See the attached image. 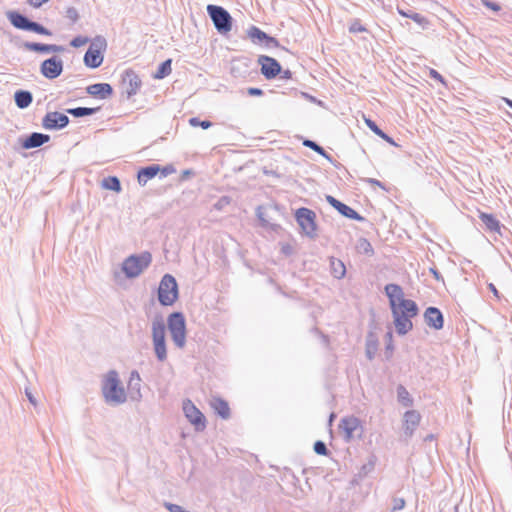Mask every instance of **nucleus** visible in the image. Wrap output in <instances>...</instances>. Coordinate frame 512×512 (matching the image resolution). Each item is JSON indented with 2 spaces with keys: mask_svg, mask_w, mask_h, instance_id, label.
I'll return each mask as SVG.
<instances>
[{
  "mask_svg": "<svg viewBox=\"0 0 512 512\" xmlns=\"http://www.w3.org/2000/svg\"><path fill=\"white\" fill-rule=\"evenodd\" d=\"M396 331L405 335L413 328L412 318L417 316L418 307L413 300L406 299L403 289L397 284L385 286Z\"/></svg>",
  "mask_w": 512,
  "mask_h": 512,
  "instance_id": "obj_1",
  "label": "nucleus"
},
{
  "mask_svg": "<svg viewBox=\"0 0 512 512\" xmlns=\"http://www.w3.org/2000/svg\"><path fill=\"white\" fill-rule=\"evenodd\" d=\"M102 392L107 402L120 404L126 401V392L116 371H109L106 374Z\"/></svg>",
  "mask_w": 512,
  "mask_h": 512,
  "instance_id": "obj_2",
  "label": "nucleus"
},
{
  "mask_svg": "<svg viewBox=\"0 0 512 512\" xmlns=\"http://www.w3.org/2000/svg\"><path fill=\"white\" fill-rule=\"evenodd\" d=\"M152 257L148 252L141 255L129 256L122 264V270L129 278L139 276L151 263Z\"/></svg>",
  "mask_w": 512,
  "mask_h": 512,
  "instance_id": "obj_3",
  "label": "nucleus"
},
{
  "mask_svg": "<svg viewBox=\"0 0 512 512\" xmlns=\"http://www.w3.org/2000/svg\"><path fill=\"white\" fill-rule=\"evenodd\" d=\"M158 299L164 306H171L178 299V285L170 274L164 275L160 281Z\"/></svg>",
  "mask_w": 512,
  "mask_h": 512,
  "instance_id": "obj_4",
  "label": "nucleus"
},
{
  "mask_svg": "<svg viewBox=\"0 0 512 512\" xmlns=\"http://www.w3.org/2000/svg\"><path fill=\"white\" fill-rule=\"evenodd\" d=\"M168 328L175 344L182 348L185 345L186 326L181 313H173L168 319Z\"/></svg>",
  "mask_w": 512,
  "mask_h": 512,
  "instance_id": "obj_5",
  "label": "nucleus"
},
{
  "mask_svg": "<svg viewBox=\"0 0 512 512\" xmlns=\"http://www.w3.org/2000/svg\"><path fill=\"white\" fill-rule=\"evenodd\" d=\"M152 337L157 358L164 361L167 357L165 343V325L162 320H155L152 324Z\"/></svg>",
  "mask_w": 512,
  "mask_h": 512,
  "instance_id": "obj_6",
  "label": "nucleus"
},
{
  "mask_svg": "<svg viewBox=\"0 0 512 512\" xmlns=\"http://www.w3.org/2000/svg\"><path fill=\"white\" fill-rule=\"evenodd\" d=\"M6 15L15 28L33 31L43 35H50V32L45 27L36 22L29 21L26 17L16 11H9Z\"/></svg>",
  "mask_w": 512,
  "mask_h": 512,
  "instance_id": "obj_7",
  "label": "nucleus"
},
{
  "mask_svg": "<svg viewBox=\"0 0 512 512\" xmlns=\"http://www.w3.org/2000/svg\"><path fill=\"white\" fill-rule=\"evenodd\" d=\"M207 11L219 32L227 33L231 30V16L224 8L208 5Z\"/></svg>",
  "mask_w": 512,
  "mask_h": 512,
  "instance_id": "obj_8",
  "label": "nucleus"
},
{
  "mask_svg": "<svg viewBox=\"0 0 512 512\" xmlns=\"http://www.w3.org/2000/svg\"><path fill=\"white\" fill-rule=\"evenodd\" d=\"M183 411L185 417L197 431H203L206 428V418L204 414L191 400L187 399L183 402Z\"/></svg>",
  "mask_w": 512,
  "mask_h": 512,
  "instance_id": "obj_9",
  "label": "nucleus"
},
{
  "mask_svg": "<svg viewBox=\"0 0 512 512\" xmlns=\"http://www.w3.org/2000/svg\"><path fill=\"white\" fill-rule=\"evenodd\" d=\"M296 220L300 225L302 231L308 235L313 236L316 232V215L308 208H299L295 213Z\"/></svg>",
  "mask_w": 512,
  "mask_h": 512,
  "instance_id": "obj_10",
  "label": "nucleus"
},
{
  "mask_svg": "<svg viewBox=\"0 0 512 512\" xmlns=\"http://www.w3.org/2000/svg\"><path fill=\"white\" fill-rule=\"evenodd\" d=\"M166 177L175 173V168L172 165L160 167L159 165H151L142 168L138 171L137 179L140 185H145L150 179L154 178L157 174Z\"/></svg>",
  "mask_w": 512,
  "mask_h": 512,
  "instance_id": "obj_11",
  "label": "nucleus"
},
{
  "mask_svg": "<svg viewBox=\"0 0 512 512\" xmlns=\"http://www.w3.org/2000/svg\"><path fill=\"white\" fill-rule=\"evenodd\" d=\"M340 433L347 441L354 438L356 432L362 431L361 421L355 416H347L341 419L339 424Z\"/></svg>",
  "mask_w": 512,
  "mask_h": 512,
  "instance_id": "obj_12",
  "label": "nucleus"
},
{
  "mask_svg": "<svg viewBox=\"0 0 512 512\" xmlns=\"http://www.w3.org/2000/svg\"><path fill=\"white\" fill-rule=\"evenodd\" d=\"M40 71L47 79H55L63 71V61L57 57L46 59L42 62Z\"/></svg>",
  "mask_w": 512,
  "mask_h": 512,
  "instance_id": "obj_13",
  "label": "nucleus"
},
{
  "mask_svg": "<svg viewBox=\"0 0 512 512\" xmlns=\"http://www.w3.org/2000/svg\"><path fill=\"white\" fill-rule=\"evenodd\" d=\"M121 85L127 96L131 97L139 91L141 87V80L134 71L127 70L122 76Z\"/></svg>",
  "mask_w": 512,
  "mask_h": 512,
  "instance_id": "obj_14",
  "label": "nucleus"
},
{
  "mask_svg": "<svg viewBox=\"0 0 512 512\" xmlns=\"http://www.w3.org/2000/svg\"><path fill=\"white\" fill-rule=\"evenodd\" d=\"M258 61L261 65V72L267 79L276 77L281 71L280 64L272 57L260 56Z\"/></svg>",
  "mask_w": 512,
  "mask_h": 512,
  "instance_id": "obj_15",
  "label": "nucleus"
},
{
  "mask_svg": "<svg viewBox=\"0 0 512 512\" xmlns=\"http://www.w3.org/2000/svg\"><path fill=\"white\" fill-rule=\"evenodd\" d=\"M69 122L68 117L60 112H49L43 119V126L46 129H60Z\"/></svg>",
  "mask_w": 512,
  "mask_h": 512,
  "instance_id": "obj_16",
  "label": "nucleus"
},
{
  "mask_svg": "<svg viewBox=\"0 0 512 512\" xmlns=\"http://www.w3.org/2000/svg\"><path fill=\"white\" fill-rule=\"evenodd\" d=\"M424 318L427 325L433 329L440 330L443 327L444 319L439 309L429 307L424 313Z\"/></svg>",
  "mask_w": 512,
  "mask_h": 512,
  "instance_id": "obj_17",
  "label": "nucleus"
},
{
  "mask_svg": "<svg viewBox=\"0 0 512 512\" xmlns=\"http://www.w3.org/2000/svg\"><path fill=\"white\" fill-rule=\"evenodd\" d=\"M421 420L417 411L411 410L404 414L403 430L407 437H411Z\"/></svg>",
  "mask_w": 512,
  "mask_h": 512,
  "instance_id": "obj_18",
  "label": "nucleus"
},
{
  "mask_svg": "<svg viewBox=\"0 0 512 512\" xmlns=\"http://www.w3.org/2000/svg\"><path fill=\"white\" fill-rule=\"evenodd\" d=\"M248 36L253 42H265L266 46L277 47L279 45L277 39L268 36L265 32L255 26H252L248 30Z\"/></svg>",
  "mask_w": 512,
  "mask_h": 512,
  "instance_id": "obj_19",
  "label": "nucleus"
},
{
  "mask_svg": "<svg viewBox=\"0 0 512 512\" xmlns=\"http://www.w3.org/2000/svg\"><path fill=\"white\" fill-rule=\"evenodd\" d=\"M87 92L93 97L105 99L113 93L112 87L108 83H97L87 87Z\"/></svg>",
  "mask_w": 512,
  "mask_h": 512,
  "instance_id": "obj_20",
  "label": "nucleus"
},
{
  "mask_svg": "<svg viewBox=\"0 0 512 512\" xmlns=\"http://www.w3.org/2000/svg\"><path fill=\"white\" fill-rule=\"evenodd\" d=\"M103 62V56L99 50L90 47L84 56V63L90 68H97Z\"/></svg>",
  "mask_w": 512,
  "mask_h": 512,
  "instance_id": "obj_21",
  "label": "nucleus"
},
{
  "mask_svg": "<svg viewBox=\"0 0 512 512\" xmlns=\"http://www.w3.org/2000/svg\"><path fill=\"white\" fill-rule=\"evenodd\" d=\"M26 46L29 50L41 53H59L64 51L62 46L54 44L29 43Z\"/></svg>",
  "mask_w": 512,
  "mask_h": 512,
  "instance_id": "obj_22",
  "label": "nucleus"
},
{
  "mask_svg": "<svg viewBox=\"0 0 512 512\" xmlns=\"http://www.w3.org/2000/svg\"><path fill=\"white\" fill-rule=\"evenodd\" d=\"M212 409L223 419H227L230 416V408L228 403L221 398H213L210 402Z\"/></svg>",
  "mask_w": 512,
  "mask_h": 512,
  "instance_id": "obj_23",
  "label": "nucleus"
},
{
  "mask_svg": "<svg viewBox=\"0 0 512 512\" xmlns=\"http://www.w3.org/2000/svg\"><path fill=\"white\" fill-rule=\"evenodd\" d=\"M49 136L42 133H32L23 143L26 149L35 148L49 141Z\"/></svg>",
  "mask_w": 512,
  "mask_h": 512,
  "instance_id": "obj_24",
  "label": "nucleus"
},
{
  "mask_svg": "<svg viewBox=\"0 0 512 512\" xmlns=\"http://www.w3.org/2000/svg\"><path fill=\"white\" fill-rule=\"evenodd\" d=\"M479 218L489 231L500 232V223L492 214L479 212Z\"/></svg>",
  "mask_w": 512,
  "mask_h": 512,
  "instance_id": "obj_25",
  "label": "nucleus"
},
{
  "mask_svg": "<svg viewBox=\"0 0 512 512\" xmlns=\"http://www.w3.org/2000/svg\"><path fill=\"white\" fill-rule=\"evenodd\" d=\"M364 122L365 124L369 127V129L371 131H373L377 136H379L380 138H382L383 140H385L387 143L393 145V146H397V144L395 143V141L390 137L388 136L387 134H385L377 125L374 121H372L370 118H367V117H364Z\"/></svg>",
  "mask_w": 512,
  "mask_h": 512,
  "instance_id": "obj_26",
  "label": "nucleus"
},
{
  "mask_svg": "<svg viewBox=\"0 0 512 512\" xmlns=\"http://www.w3.org/2000/svg\"><path fill=\"white\" fill-rule=\"evenodd\" d=\"M330 267H331V273L335 278L341 279L345 276L346 267L341 260L336 259V258H331Z\"/></svg>",
  "mask_w": 512,
  "mask_h": 512,
  "instance_id": "obj_27",
  "label": "nucleus"
},
{
  "mask_svg": "<svg viewBox=\"0 0 512 512\" xmlns=\"http://www.w3.org/2000/svg\"><path fill=\"white\" fill-rule=\"evenodd\" d=\"M15 102L19 108H26L32 103V95L28 91H17L15 93Z\"/></svg>",
  "mask_w": 512,
  "mask_h": 512,
  "instance_id": "obj_28",
  "label": "nucleus"
},
{
  "mask_svg": "<svg viewBox=\"0 0 512 512\" xmlns=\"http://www.w3.org/2000/svg\"><path fill=\"white\" fill-rule=\"evenodd\" d=\"M101 186L104 189L112 190V191H115L117 193L121 191L120 181L115 176H109V177L104 178L102 180Z\"/></svg>",
  "mask_w": 512,
  "mask_h": 512,
  "instance_id": "obj_29",
  "label": "nucleus"
},
{
  "mask_svg": "<svg viewBox=\"0 0 512 512\" xmlns=\"http://www.w3.org/2000/svg\"><path fill=\"white\" fill-rule=\"evenodd\" d=\"M337 210L347 218L354 220H362L363 218L351 207L347 206L344 203L339 204Z\"/></svg>",
  "mask_w": 512,
  "mask_h": 512,
  "instance_id": "obj_30",
  "label": "nucleus"
},
{
  "mask_svg": "<svg viewBox=\"0 0 512 512\" xmlns=\"http://www.w3.org/2000/svg\"><path fill=\"white\" fill-rule=\"evenodd\" d=\"M171 63V59L164 61L158 68L157 72L155 73L154 78L163 79L164 77L168 76L172 71Z\"/></svg>",
  "mask_w": 512,
  "mask_h": 512,
  "instance_id": "obj_31",
  "label": "nucleus"
},
{
  "mask_svg": "<svg viewBox=\"0 0 512 512\" xmlns=\"http://www.w3.org/2000/svg\"><path fill=\"white\" fill-rule=\"evenodd\" d=\"M397 396L399 401L404 406H411L412 405V399L410 398L409 392L403 387L399 386L397 389Z\"/></svg>",
  "mask_w": 512,
  "mask_h": 512,
  "instance_id": "obj_32",
  "label": "nucleus"
},
{
  "mask_svg": "<svg viewBox=\"0 0 512 512\" xmlns=\"http://www.w3.org/2000/svg\"><path fill=\"white\" fill-rule=\"evenodd\" d=\"M96 111L94 108H85V107H78L74 109H69L68 112L75 116V117H82L86 115H91Z\"/></svg>",
  "mask_w": 512,
  "mask_h": 512,
  "instance_id": "obj_33",
  "label": "nucleus"
},
{
  "mask_svg": "<svg viewBox=\"0 0 512 512\" xmlns=\"http://www.w3.org/2000/svg\"><path fill=\"white\" fill-rule=\"evenodd\" d=\"M189 124L193 127L200 126L203 129H208L212 126V123L208 120L200 121L198 118L193 117L189 119Z\"/></svg>",
  "mask_w": 512,
  "mask_h": 512,
  "instance_id": "obj_34",
  "label": "nucleus"
},
{
  "mask_svg": "<svg viewBox=\"0 0 512 512\" xmlns=\"http://www.w3.org/2000/svg\"><path fill=\"white\" fill-rule=\"evenodd\" d=\"M303 145L314 150L315 152L319 153L320 155H323V156L326 155L325 150L321 146H319L318 144H316L315 142H313L311 140H304Z\"/></svg>",
  "mask_w": 512,
  "mask_h": 512,
  "instance_id": "obj_35",
  "label": "nucleus"
},
{
  "mask_svg": "<svg viewBox=\"0 0 512 512\" xmlns=\"http://www.w3.org/2000/svg\"><path fill=\"white\" fill-rule=\"evenodd\" d=\"M89 42V38L86 36H77L71 42L70 45L74 48L85 46Z\"/></svg>",
  "mask_w": 512,
  "mask_h": 512,
  "instance_id": "obj_36",
  "label": "nucleus"
},
{
  "mask_svg": "<svg viewBox=\"0 0 512 512\" xmlns=\"http://www.w3.org/2000/svg\"><path fill=\"white\" fill-rule=\"evenodd\" d=\"M409 18L422 26H426L429 23L428 19L419 13H411V15H409Z\"/></svg>",
  "mask_w": 512,
  "mask_h": 512,
  "instance_id": "obj_37",
  "label": "nucleus"
},
{
  "mask_svg": "<svg viewBox=\"0 0 512 512\" xmlns=\"http://www.w3.org/2000/svg\"><path fill=\"white\" fill-rule=\"evenodd\" d=\"M314 451L319 455H327L328 452L325 443L322 441H317L314 444Z\"/></svg>",
  "mask_w": 512,
  "mask_h": 512,
  "instance_id": "obj_38",
  "label": "nucleus"
},
{
  "mask_svg": "<svg viewBox=\"0 0 512 512\" xmlns=\"http://www.w3.org/2000/svg\"><path fill=\"white\" fill-rule=\"evenodd\" d=\"M349 31L351 33H357V32H365L366 29L359 21H354L351 26L349 27Z\"/></svg>",
  "mask_w": 512,
  "mask_h": 512,
  "instance_id": "obj_39",
  "label": "nucleus"
},
{
  "mask_svg": "<svg viewBox=\"0 0 512 512\" xmlns=\"http://www.w3.org/2000/svg\"><path fill=\"white\" fill-rule=\"evenodd\" d=\"M429 75H430V77H431V78H433V79H435V80H437V81L441 82L442 84H445V80H444V78H443V77H442V75H441L438 71H436L435 69H432V68H431V69L429 70Z\"/></svg>",
  "mask_w": 512,
  "mask_h": 512,
  "instance_id": "obj_40",
  "label": "nucleus"
},
{
  "mask_svg": "<svg viewBox=\"0 0 512 512\" xmlns=\"http://www.w3.org/2000/svg\"><path fill=\"white\" fill-rule=\"evenodd\" d=\"M405 507V500L403 498H397L394 500L393 510H401Z\"/></svg>",
  "mask_w": 512,
  "mask_h": 512,
  "instance_id": "obj_41",
  "label": "nucleus"
},
{
  "mask_svg": "<svg viewBox=\"0 0 512 512\" xmlns=\"http://www.w3.org/2000/svg\"><path fill=\"white\" fill-rule=\"evenodd\" d=\"M50 0H28V3L33 6L34 8H39L43 4L49 2Z\"/></svg>",
  "mask_w": 512,
  "mask_h": 512,
  "instance_id": "obj_42",
  "label": "nucleus"
},
{
  "mask_svg": "<svg viewBox=\"0 0 512 512\" xmlns=\"http://www.w3.org/2000/svg\"><path fill=\"white\" fill-rule=\"evenodd\" d=\"M248 94L251 96H261L263 94V92L259 88H249Z\"/></svg>",
  "mask_w": 512,
  "mask_h": 512,
  "instance_id": "obj_43",
  "label": "nucleus"
},
{
  "mask_svg": "<svg viewBox=\"0 0 512 512\" xmlns=\"http://www.w3.org/2000/svg\"><path fill=\"white\" fill-rule=\"evenodd\" d=\"M327 201L336 209H337V207H339V204L342 203L332 196H327Z\"/></svg>",
  "mask_w": 512,
  "mask_h": 512,
  "instance_id": "obj_44",
  "label": "nucleus"
},
{
  "mask_svg": "<svg viewBox=\"0 0 512 512\" xmlns=\"http://www.w3.org/2000/svg\"><path fill=\"white\" fill-rule=\"evenodd\" d=\"M485 6L490 8L491 10L493 11H499L500 10V6L496 3H493V2H484Z\"/></svg>",
  "mask_w": 512,
  "mask_h": 512,
  "instance_id": "obj_45",
  "label": "nucleus"
},
{
  "mask_svg": "<svg viewBox=\"0 0 512 512\" xmlns=\"http://www.w3.org/2000/svg\"><path fill=\"white\" fill-rule=\"evenodd\" d=\"M168 509L171 511V512H185L181 506L179 505H176V504H169L168 505Z\"/></svg>",
  "mask_w": 512,
  "mask_h": 512,
  "instance_id": "obj_46",
  "label": "nucleus"
},
{
  "mask_svg": "<svg viewBox=\"0 0 512 512\" xmlns=\"http://www.w3.org/2000/svg\"><path fill=\"white\" fill-rule=\"evenodd\" d=\"M134 380H136L137 382L140 381L139 373L136 371H133L130 375V382H133Z\"/></svg>",
  "mask_w": 512,
  "mask_h": 512,
  "instance_id": "obj_47",
  "label": "nucleus"
},
{
  "mask_svg": "<svg viewBox=\"0 0 512 512\" xmlns=\"http://www.w3.org/2000/svg\"><path fill=\"white\" fill-rule=\"evenodd\" d=\"M488 287H489L490 291L494 294V296H495V297H497V298H499V297H500V296H499V292H498V290L496 289V287H495V285H494V284L490 283Z\"/></svg>",
  "mask_w": 512,
  "mask_h": 512,
  "instance_id": "obj_48",
  "label": "nucleus"
},
{
  "mask_svg": "<svg viewBox=\"0 0 512 512\" xmlns=\"http://www.w3.org/2000/svg\"><path fill=\"white\" fill-rule=\"evenodd\" d=\"M398 13L403 16V17H407L409 18V15H411V13H407L406 11L402 10V9H399L398 8Z\"/></svg>",
  "mask_w": 512,
  "mask_h": 512,
  "instance_id": "obj_49",
  "label": "nucleus"
},
{
  "mask_svg": "<svg viewBox=\"0 0 512 512\" xmlns=\"http://www.w3.org/2000/svg\"><path fill=\"white\" fill-rule=\"evenodd\" d=\"M502 100L510 107L512 108V100L506 97H502Z\"/></svg>",
  "mask_w": 512,
  "mask_h": 512,
  "instance_id": "obj_50",
  "label": "nucleus"
},
{
  "mask_svg": "<svg viewBox=\"0 0 512 512\" xmlns=\"http://www.w3.org/2000/svg\"><path fill=\"white\" fill-rule=\"evenodd\" d=\"M26 394H27V396H28V398H29L30 402H31L32 404H34V405H35V401H34V399H33V396H32L30 393H28V392H26Z\"/></svg>",
  "mask_w": 512,
  "mask_h": 512,
  "instance_id": "obj_51",
  "label": "nucleus"
}]
</instances>
